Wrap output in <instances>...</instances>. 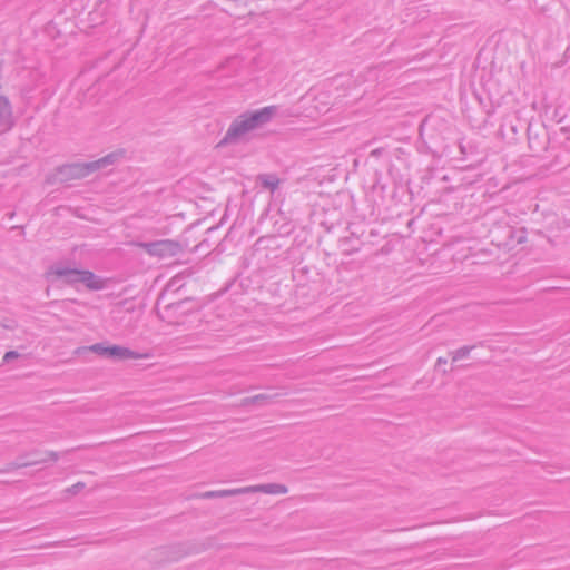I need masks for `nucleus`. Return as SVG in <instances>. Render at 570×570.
<instances>
[{
    "label": "nucleus",
    "instance_id": "f257e3e1",
    "mask_svg": "<svg viewBox=\"0 0 570 570\" xmlns=\"http://www.w3.org/2000/svg\"><path fill=\"white\" fill-rule=\"evenodd\" d=\"M277 112L276 106H267L250 110L237 116L229 125L225 136L217 144V148L235 145L243 141L246 134L258 129L269 122Z\"/></svg>",
    "mask_w": 570,
    "mask_h": 570
},
{
    "label": "nucleus",
    "instance_id": "f03ea898",
    "mask_svg": "<svg viewBox=\"0 0 570 570\" xmlns=\"http://www.w3.org/2000/svg\"><path fill=\"white\" fill-rule=\"evenodd\" d=\"M482 225L489 227L488 237L492 245L508 250L513 249L515 229L507 222L503 212L491 209L482 216Z\"/></svg>",
    "mask_w": 570,
    "mask_h": 570
},
{
    "label": "nucleus",
    "instance_id": "7ed1b4c3",
    "mask_svg": "<svg viewBox=\"0 0 570 570\" xmlns=\"http://www.w3.org/2000/svg\"><path fill=\"white\" fill-rule=\"evenodd\" d=\"M204 302L195 297H185L166 304L161 311L158 309V317L168 324H181L188 315L199 312Z\"/></svg>",
    "mask_w": 570,
    "mask_h": 570
},
{
    "label": "nucleus",
    "instance_id": "20e7f679",
    "mask_svg": "<svg viewBox=\"0 0 570 570\" xmlns=\"http://www.w3.org/2000/svg\"><path fill=\"white\" fill-rule=\"evenodd\" d=\"M91 169L88 163H68L56 167L55 171L47 176L46 181L48 184H66L71 180L83 179L91 175Z\"/></svg>",
    "mask_w": 570,
    "mask_h": 570
},
{
    "label": "nucleus",
    "instance_id": "39448f33",
    "mask_svg": "<svg viewBox=\"0 0 570 570\" xmlns=\"http://www.w3.org/2000/svg\"><path fill=\"white\" fill-rule=\"evenodd\" d=\"M213 539L208 538L204 542L187 541L173 546L164 547L163 552L166 554L168 561H178L179 559L203 552L213 546Z\"/></svg>",
    "mask_w": 570,
    "mask_h": 570
},
{
    "label": "nucleus",
    "instance_id": "423d86ee",
    "mask_svg": "<svg viewBox=\"0 0 570 570\" xmlns=\"http://www.w3.org/2000/svg\"><path fill=\"white\" fill-rule=\"evenodd\" d=\"M151 256L159 258L173 257L184 252V245L178 240L159 239L155 242H139L136 244Z\"/></svg>",
    "mask_w": 570,
    "mask_h": 570
},
{
    "label": "nucleus",
    "instance_id": "0eeeda50",
    "mask_svg": "<svg viewBox=\"0 0 570 570\" xmlns=\"http://www.w3.org/2000/svg\"><path fill=\"white\" fill-rule=\"evenodd\" d=\"M527 135L529 148L534 154H540L548 149L550 135L544 124L530 121L527 127Z\"/></svg>",
    "mask_w": 570,
    "mask_h": 570
},
{
    "label": "nucleus",
    "instance_id": "6e6552de",
    "mask_svg": "<svg viewBox=\"0 0 570 570\" xmlns=\"http://www.w3.org/2000/svg\"><path fill=\"white\" fill-rule=\"evenodd\" d=\"M81 268L55 264L49 267L46 273V277L52 283L56 281H62L63 285L77 288L78 284H81Z\"/></svg>",
    "mask_w": 570,
    "mask_h": 570
},
{
    "label": "nucleus",
    "instance_id": "1a4fd4ad",
    "mask_svg": "<svg viewBox=\"0 0 570 570\" xmlns=\"http://www.w3.org/2000/svg\"><path fill=\"white\" fill-rule=\"evenodd\" d=\"M14 126L12 107L9 98L0 95V134H4Z\"/></svg>",
    "mask_w": 570,
    "mask_h": 570
},
{
    "label": "nucleus",
    "instance_id": "9d476101",
    "mask_svg": "<svg viewBox=\"0 0 570 570\" xmlns=\"http://www.w3.org/2000/svg\"><path fill=\"white\" fill-rule=\"evenodd\" d=\"M105 357L114 361H122L129 358L137 360L141 358V354L121 345L108 344Z\"/></svg>",
    "mask_w": 570,
    "mask_h": 570
},
{
    "label": "nucleus",
    "instance_id": "9b49d317",
    "mask_svg": "<svg viewBox=\"0 0 570 570\" xmlns=\"http://www.w3.org/2000/svg\"><path fill=\"white\" fill-rule=\"evenodd\" d=\"M107 279L89 269H82L81 284L89 291H101L107 286Z\"/></svg>",
    "mask_w": 570,
    "mask_h": 570
},
{
    "label": "nucleus",
    "instance_id": "f8f14e48",
    "mask_svg": "<svg viewBox=\"0 0 570 570\" xmlns=\"http://www.w3.org/2000/svg\"><path fill=\"white\" fill-rule=\"evenodd\" d=\"M124 155H125V150L118 149L112 153H109L108 155H106L97 160L89 161L91 173H95V171L104 169L110 165H114L120 158H122Z\"/></svg>",
    "mask_w": 570,
    "mask_h": 570
},
{
    "label": "nucleus",
    "instance_id": "ddd939ff",
    "mask_svg": "<svg viewBox=\"0 0 570 570\" xmlns=\"http://www.w3.org/2000/svg\"><path fill=\"white\" fill-rule=\"evenodd\" d=\"M26 455H19L16 461L7 463L3 468L0 469L1 473L12 472L18 469L32 466L41 463H46L48 461L47 458L35 459L32 461H24Z\"/></svg>",
    "mask_w": 570,
    "mask_h": 570
},
{
    "label": "nucleus",
    "instance_id": "4468645a",
    "mask_svg": "<svg viewBox=\"0 0 570 570\" xmlns=\"http://www.w3.org/2000/svg\"><path fill=\"white\" fill-rule=\"evenodd\" d=\"M247 493L249 492H263L267 494H285L288 489L285 484L281 483H266L259 485L245 487Z\"/></svg>",
    "mask_w": 570,
    "mask_h": 570
},
{
    "label": "nucleus",
    "instance_id": "2eb2a0df",
    "mask_svg": "<svg viewBox=\"0 0 570 570\" xmlns=\"http://www.w3.org/2000/svg\"><path fill=\"white\" fill-rule=\"evenodd\" d=\"M257 181L263 188L268 189L272 193L278 188L281 183L276 174H261L257 176Z\"/></svg>",
    "mask_w": 570,
    "mask_h": 570
},
{
    "label": "nucleus",
    "instance_id": "dca6fc26",
    "mask_svg": "<svg viewBox=\"0 0 570 570\" xmlns=\"http://www.w3.org/2000/svg\"><path fill=\"white\" fill-rule=\"evenodd\" d=\"M243 493H247L245 488L227 489V490L207 491L202 494V498H204V499L225 498V497H234V495L243 494Z\"/></svg>",
    "mask_w": 570,
    "mask_h": 570
},
{
    "label": "nucleus",
    "instance_id": "f3484780",
    "mask_svg": "<svg viewBox=\"0 0 570 570\" xmlns=\"http://www.w3.org/2000/svg\"><path fill=\"white\" fill-rule=\"evenodd\" d=\"M276 396H277V394H274V395H271V394H257V395H254V396L245 397L242 401V404L244 406H248V405H253V404H265V403L272 402Z\"/></svg>",
    "mask_w": 570,
    "mask_h": 570
},
{
    "label": "nucleus",
    "instance_id": "a211bd4d",
    "mask_svg": "<svg viewBox=\"0 0 570 570\" xmlns=\"http://www.w3.org/2000/svg\"><path fill=\"white\" fill-rule=\"evenodd\" d=\"M107 348H108V343L100 342V343H95L90 346L79 347V348H77L76 353L79 354L81 352H92V353H96V354L105 357V355L107 353Z\"/></svg>",
    "mask_w": 570,
    "mask_h": 570
},
{
    "label": "nucleus",
    "instance_id": "6ab92c4d",
    "mask_svg": "<svg viewBox=\"0 0 570 570\" xmlns=\"http://www.w3.org/2000/svg\"><path fill=\"white\" fill-rule=\"evenodd\" d=\"M341 246L345 247L343 249V254L351 255L360 249L361 243L358 242L357 245L352 244V237H343L340 239Z\"/></svg>",
    "mask_w": 570,
    "mask_h": 570
},
{
    "label": "nucleus",
    "instance_id": "aec40b11",
    "mask_svg": "<svg viewBox=\"0 0 570 570\" xmlns=\"http://www.w3.org/2000/svg\"><path fill=\"white\" fill-rule=\"evenodd\" d=\"M474 348H475V345H464V346L451 352L450 354L452 355V361L456 362L461 358L466 357L470 354V352Z\"/></svg>",
    "mask_w": 570,
    "mask_h": 570
},
{
    "label": "nucleus",
    "instance_id": "412c9836",
    "mask_svg": "<svg viewBox=\"0 0 570 570\" xmlns=\"http://www.w3.org/2000/svg\"><path fill=\"white\" fill-rule=\"evenodd\" d=\"M527 239L525 228L515 229L514 238H513V247L515 245L524 243Z\"/></svg>",
    "mask_w": 570,
    "mask_h": 570
},
{
    "label": "nucleus",
    "instance_id": "4be33fe9",
    "mask_svg": "<svg viewBox=\"0 0 570 570\" xmlns=\"http://www.w3.org/2000/svg\"><path fill=\"white\" fill-rule=\"evenodd\" d=\"M19 357H21V354L18 353L17 351H8L3 355L2 361H3V363L9 364L10 362H12L13 360H17Z\"/></svg>",
    "mask_w": 570,
    "mask_h": 570
},
{
    "label": "nucleus",
    "instance_id": "5701e85b",
    "mask_svg": "<svg viewBox=\"0 0 570 570\" xmlns=\"http://www.w3.org/2000/svg\"><path fill=\"white\" fill-rule=\"evenodd\" d=\"M86 487V484L83 482H77L75 483L73 485H71L70 488L66 489V492L71 494V495H76L78 494L81 490H83Z\"/></svg>",
    "mask_w": 570,
    "mask_h": 570
},
{
    "label": "nucleus",
    "instance_id": "b1692460",
    "mask_svg": "<svg viewBox=\"0 0 570 570\" xmlns=\"http://www.w3.org/2000/svg\"><path fill=\"white\" fill-rule=\"evenodd\" d=\"M39 454V451L38 450H32L31 452H28V453H23L22 455H26L24 456V461H32L35 459H37L36 456Z\"/></svg>",
    "mask_w": 570,
    "mask_h": 570
},
{
    "label": "nucleus",
    "instance_id": "393cba45",
    "mask_svg": "<svg viewBox=\"0 0 570 570\" xmlns=\"http://www.w3.org/2000/svg\"><path fill=\"white\" fill-rule=\"evenodd\" d=\"M446 363H448V360H446V358H444V357H439V358L436 360V363H435V370H436V371L441 370V366H442V365H446Z\"/></svg>",
    "mask_w": 570,
    "mask_h": 570
},
{
    "label": "nucleus",
    "instance_id": "a878e982",
    "mask_svg": "<svg viewBox=\"0 0 570 570\" xmlns=\"http://www.w3.org/2000/svg\"><path fill=\"white\" fill-rule=\"evenodd\" d=\"M47 455L49 456V459L53 462L58 461L60 455L58 452H55V451H48L47 452Z\"/></svg>",
    "mask_w": 570,
    "mask_h": 570
},
{
    "label": "nucleus",
    "instance_id": "bb28decb",
    "mask_svg": "<svg viewBox=\"0 0 570 570\" xmlns=\"http://www.w3.org/2000/svg\"><path fill=\"white\" fill-rule=\"evenodd\" d=\"M383 150H384L383 148H376V149L372 150L371 156L380 157L382 155Z\"/></svg>",
    "mask_w": 570,
    "mask_h": 570
},
{
    "label": "nucleus",
    "instance_id": "cd10ccee",
    "mask_svg": "<svg viewBox=\"0 0 570 570\" xmlns=\"http://www.w3.org/2000/svg\"><path fill=\"white\" fill-rule=\"evenodd\" d=\"M560 130H561L562 132H564V134H566V132H570V127L564 126V127H561V129H560ZM568 139L570 140V136L568 137Z\"/></svg>",
    "mask_w": 570,
    "mask_h": 570
},
{
    "label": "nucleus",
    "instance_id": "c85d7f7f",
    "mask_svg": "<svg viewBox=\"0 0 570 570\" xmlns=\"http://www.w3.org/2000/svg\"><path fill=\"white\" fill-rule=\"evenodd\" d=\"M297 272H301V273H303V274H306V266H304V267H302V268L297 269Z\"/></svg>",
    "mask_w": 570,
    "mask_h": 570
},
{
    "label": "nucleus",
    "instance_id": "c756f323",
    "mask_svg": "<svg viewBox=\"0 0 570 570\" xmlns=\"http://www.w3.org/2000/svg\"><path fill=\"white\" fill-rule=\"evenodd\" d=\"M460 148L462 153H465V148L463 146H460Z\"/></svg>",
    "mask_w": 570,
    "mask_h": 570
},
{
    "label": "nucleus",
    "instance_id": "7c9ffc66",
    "mask_svg": "<svg viewBox=\"0 0 570 570\" xmlns=\"http://www.w3.org/2000/svg\"><path fill=\"white\" fill-rule=\"evenodd\" d=\"M264 239V237H261L257 243H262Z\"/></svg>",
    "mask_w": 570,
    "mask_h": 570
},
{
    "label": "nucleus",
    "instance_id": "2f4dec72",
    "mask_svg": "<svg viewBox=\"0 0 570 570\" xmlns=\"http://www.w3.org/2000/svg\"><path fill=\"white\" fill-rule=\"evenodd\" d=\"M446 373H448V370L443 368L442 374H446Z\"/></svg>",
    "mask_w": 570,
    "mask_h": 570
}]
</instances>
